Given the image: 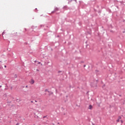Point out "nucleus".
Segmentation results:
<instances>
[{"label": "nucleus", "instance_id": "nucleus-4", "mask_svg": "<svg viewBox=\"0 0 125 125\" xmlns=\"http://www.w3.org/2000/svg\"><path fill=\"white\" fill-rule=\"evenodd\" d=\"M55 11H57V10H59V9L58 8H56L55 9Z\"/></svg>", "mask_w": 125, "mask_h": 125}, {"label": "nucleus", "instance_id": "nucleus-8", "mask_svg": "<svg viewBox=\"0 0 125 125\" xmlns=\"http://www.w3.org/2000/svg\"><path fill=\"white\" fill-rule=\"evenodd\" d=\"M1 86H2L1 85H0V88L1 87Z\"/></svg>", "mask_w": 125, "mask_h": 125}, {"label": "nucleus", "instance_id": "nucleus-1", "mask_svg": "<svg viewBox=\"0 0 125 125\" xmlns=\"http://www.w3.org/2000/svg\"><path fill=\"white\" fill-rule=\"evenodd\" d=\"M29 83H31V84H34V83H35V80H34V79H31Z\"/></svg>", "mask_w": 125, "mask_h": 125}, {"label": "nucleus", "instance_id": "nucleus-10", "mask_svg": "<svg viewBox=\"0 0 125 125\" xmlns=\"http://www.w3.org/2000/svg\"><path fill=\"white\" fill-rule=\"evenodd\" d=\"M39 64H41V62H39Z\"/></svg>", "mask_w": 125, "mask_h": 125}, {"label": "nucleus", "instance_id": "nucleus-7", "mask_svg": "<svg viewBox=\"0 0 125 125\" xmlns=\"http://www.w3.org/2000/svg\"><path fill=\"white\" fill-rule=\"evenodd\" d=\"M33 103V101H31V103Z\"/></svg>", "mask_w": 125, "mask_h": 125}, {"label": "nucleus", "instance_id": "nucleus-9", "mask_svg": "<svg viewBox=\"0 0 125 125\" xmlns=\"http://www.w3.org/2000/svg\"><path fill=\"white\" fill-rule=\"evenodd\" d=\"M35 102H38V101H35Z\"/></svg>", "mask_w": 125, "mask_h": 125}, {"label": "nucleus", "instance_id": "nucleus-3", "mask_svg": "<svg viewBox=\"0 0 125 125\" xmlns=\"http://www.w3.org/2000/svg\"><path fill=\"white\" fill-rule=\"evenodd\" d=\"M121 119H122V117H118V119L117 120V122L118 123H119V122H120V120H121Z\"/></svg>", "mask_w": 125, "mask_h": 125}, {"label": "nucleus", "instance_id": "nucleus-6", "mask_svg": "<svg viewBox=\"0 0 125 125\" xmlns=\"http://www.w3.org/2000/svg\"><path fill=\"white\" fill-rule=\"evenodd\" d=\"M5 68H6V65H4Z\"/></svg>", "mask_w": 125, "mask_h": 125}, {"label": "nucleus", "instance_id": "nucleus-2", "mask_svg": "<svg viewBox=\"0 0 125 125\" xmlns=\"http://www.w3.org/2000/svg\"><path fill=\"white\" fill-rule=\"evenodd\" d=\"M92 108H93V106L92 105H89L88 109L89 110H92Z\"/></svg>", "mask_w": 125, "mask_h": 125}, {"label": "nucleus", "instance_id": "nucleus-11", "mask_svg": "<svg viewBox=\"0 0 125 125\" xmlns=\"http://www.w3.org/2000/svg\"><path fill=\"white\" fill-rule=\"evenodd\" d=\"M17 125H18V124H17Z\"/></svg>", "mask_w": 125, "mask_h": 125}, {"label": "nucleus", "instance_id": "nucleus-5", "mask_svg": "<svg viewBox=\"0 0 125 125\" xmlns=\"http://www.w3.org/2000/svg\"><path fill=\"white\" fill-rule=\"evenodd\" d=\"M47 91H48V90L47 89H46L45 90V92H47Z\"/></svg>", "mask_w": 125, "mask_h": 125}]
</instances>
